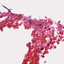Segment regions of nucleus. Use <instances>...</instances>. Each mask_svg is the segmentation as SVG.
<instances>
[{
  "label": "nucleus",
  "mask_w": 64,
  "mask_h": 64,
  "mask_svg": "<svg viewBox=\"0 0 64 64\" xmlns=\"http://www.w3.org/2000/svg\"><path fill=\"white\" fill-rule=\"evenodd\" d=\"M20 16H22V15Z\"/></svg>",
  "instance_id": "obj_7"
},
{
  "label": "nucleus",
  "mask_w": 64,
  "mask_h": 64,
  "mask_svg": "<svg viewBox=\"0 0 64 64\" xmlns=\"http://www.w3.org/2000/svg\"><path fill=\"white\" fill-rule=\"evenodd\" d=\"M11 14H12V15H13V13H12V12H11Z\"/></svg>",
  "instance_id": "obj_4"
},
{
  "label": "nucleus",
  "mask_w": 64,
  "mask_h": 64,
  "mask_svg": "<svg viewBox=\"0 0 64 64\" xmlns=\"http://www.w3.org/2000/svg\"><path fill=\"white\" fill-rule=\"evenodd\" d=\"M4 8H5L6 9H7V10H8V11H9V12H11V11H10V10H9V9H8L7 8H6V6H4Z\"/></svg>",
  "instance_id": "obj_1"
},
{
  "label": "nucleus",
  "mask_w": 64,
  "mask_h": 64,
  "mask_svg": "<svg viewBox=\"0 0 64 64\" xmlns=\"http://www.w3.org/2000/svg\"><path fill=\"white\" fill-rule=\"evenodd\" d=\"M39 26H41V24H40Z\"/></svg>",
  "instance_id": "obj_5"
},
{
  "label": "nucleus",
  "mask_w": 64,
  "mask_h": 64,
  "mask_svg": "<svg viewBox=\"0 0 64 64\" xmlns=\"http://www.w3.org/2000/svg\"><path fill=\"white\" fill-rule=\"evenodd\" d=\"M48 30H50V28H48Z\"/></svg>",
  "instance_id": "obj_6"
},
{
  "label": "nucleus",
  "mask_w": 64,
  "mask_h": 64,
  "mask_svg": "<svg viewBox=\"0 0 64 64\" xmlns=\"http://www.w3.org/2000/svg\"><path fill=\"white\" fill-rule=\"evenodd\" d=\"M44 48L43 47H42V48H40V50H44Z\"/></svg>",
  "instance_id": "obj_2"
},
{
  "label": "nucleus",
  "mask_w": 64,
  "mask_h": 64,
  "mask_svg": "<svg viewBox=\"0 0 64 64\" xmlns=\"http://www.w3.org/2000/svg\"><path fill=\"white\" fill-rule=\"evenodd\" d=\"M29 24H32V21H29Z\"/></svg>",
  "instance_id": "obj_3"
}]
</instances>
